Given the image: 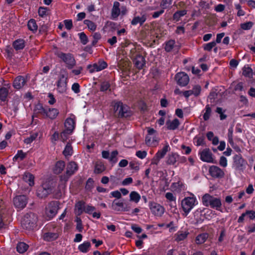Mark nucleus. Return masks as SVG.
<instances>
[{
    "instance_id": "obj_1",
    "label": "nucleus",
    "mask_w": 255,
    "mask_h": 255,
    "mask_svg": "<svg viewBox=\"0 0 255 255\" xmlns=\"http://www.w3.org/2000/svg\"><path fill=\"white\" fill-rule=\"evenodd\" d=\"M56 185V182L53 180L46 181L38 188L36 192L37 196L40 198L47 197L48 195L55 191Z\"/></svg>"
},
{
    "instance_id": "obj_2",
    "label": "nucleus",
    "mask_w": 255,
    "mask_h": 255,
    "mask_svg": "<svg viewBox=\"0 0 255 255\" xmlns=\"http://www.w3.org/2000/svg\"><path fill=\"white\" fill-rule=\"evenodd\" d=\"M202 202L205 206H210L213 209L222 212L221 210L222 202L219 198L215 197L207 193L202 197Z\"/></svg>"
},
{
    "instance_id": "obj_3",
    "label": "nucleus",
    "mask_w": 255,
    "mask_h": 255,
    "mask_svg": "<svg viewBox=\"0 0 255 255\" xmlns=\"http://www.w3.org/2000/svg\"><path fill=\"white\" fill-rule=\"evenodd\" d=\"M113 110L115 116L118 118H128L131 116L132 112L129 107L124 105L121 102H118L114 104Z\"/></svg>"
},
{
    "instance_id": "obj_4",
    "label": "nucleus",
    "mask_w": 255,
    "mask_h": 255,
    "mask_svg": "<svg viewBox=\"0 0 255 255\" xmlns=\"http://www.w3.org/2000/svg\"><path fill=\"white\" fill-rule=\"evenodd\" d=\"M78 166L74 161L70 162L66 166V172L60 176V181L62 183H65L75 172L78 170Z\"/></svg>"
},
{
    "instance_id": "obj_5",
    "label": "nucleus",
    "mask_w": 255,
    "mask_h": 255,
    "mask_svg": "<svg viewBox=\"0 0 255 255\" xmlns=\"http://www.w3.org/2000/svg\"><path fill=\"white\" fill-rule=\"evenodd\" d=\"M129 56L138 69L140 70L143 68L145 64L144 58L142 55L136 53L134 48L130 50Z\"/></svg>"
},
{
    "instance_id": "obj_6",
    "label": "nucleus",
    "mask_w": 255,
    "mask_h": 255,
    "mask_svg": "<svg viewBox=\"0 0 255 255\" xmlns=\"http://www.w3.org/2000/svg\"><path fill=\"white\" fill-rule=\"evenodd\" d=\"M56 54L66 63L68 69H72L76 65V61L71 54L57 52Z\"/></svg>"
},
{
    "instance_id": "obj_7",
    "label": "nucleus",
    "mask_w": 255,
    "mask_h": 255,
    "mask_svg": "<svg viewBox=\"0 0 255 255\" xmlns=\"http://www.w3.org/2000/svg\"><path fill=\"white\" fill-rule=\"evenodd\" d=\"M37 218L34 214L30 213L26 214L22 221V225L23 228L27 229H31L36 224Z\"/></svg>"
},
{
    "instance_id": "obj_8",
    "label": "nucleus",
    "mask_w": 255,
    "mask_h": 255,
    "mask_svg": "<svg viewBox=\"0 0 255 255\" xmlns=\"http://www.w3.org/2000/svg\"><path fill=\"white\" fill-rule=\"evenodd\" d=\"M196 199L193 197H186L182 200L181 206L185 216H186L195 205Z\"/></svg>"
},
{
    "instance_id": "obj_9",
    "label": "nucleus",
    "mask_w": 255,
    "mask_h": 255,
    "mask_svg": "<svg viewBox=\"0 0 255 255\" xmlns=\"http://www.w3.org/2000/svg\"><path fill=\"white\" fill-rule=\"evenodd\" d=\"M233 160V166L236 170L243 171L245 168L247 162L240 154L235 155Z\"/></svg>"
},
{
    "instance_id": "obj_10",
    "label": "nucleus",
    "mask_w": 255,
    "mask_h": 255,
    "mask_svg": "<svg viewBox=\"0 0 255 255\" xmlns=\"http://www.w3.org/2000/svg\"><path fill=\"white\" fill-rule=\"evenodd\" d=\"M59 205L57 201H52L48 204L46 208V214L49 218H52L56 215L59 209Z\"/></svg>"
},
{
    "instance_id": "obj_11",
    "label": "nucleus",
    "mask_w": 255,
    "mask_h": 255,
    "mask_svg": "<svg viewBox=\"0 0 255 255\" xmlns=\"http://www.w3.org/2000/svg\"><path fill=\"white\" fill-rule=\"evenodd\" d=\"M13 204L15 207L19 209L24 208L27 203V200L26 196L19 195L13 198Z\"/></svg>"
},
{
    "instance_id": "obj_12",
    "label": "nucleus",
    "mask_w": 255,
    "mask_h": 255,
    "mask_svg": "<svg viewBox=\"0 0 255 255\" xmlns=\"http://www.w3.org/2000/svg\"><path fill=\"white\" fill-rule=\"evenodd\" d=\"M175 79L180 86H186L189 81V78L184 72L178 73L175 75Z\"/></svg>"
},
{
    "instance_id": "obj_13",
    "label": "nucleus",
    "mask_w": 255,
    "mask_h": 255,
    "mask_svg": "<svg viewBox=\"0 0 255 255\" xmlns=\"http://www.w3.org/2000/svg\"><path fill=\"white\" fill-rule=\"evenodd\" d=\"M75 122L72 118H68L65 122V129L61 132V136H66V134H71L74 128Z\"/></svg>"
},
{
    "instance_id": "obj_14",
    "label": "nucleus",
    "mask_w": 255,
    "mask_h": 255,
    "mask_svg": "<svg viewBox=\"0 0 255 255\" xmlns=\"http://www.w3.org/2000/svg\"><path fill=\"white\" fill-rule=\"evenodd\" d=\"M149 208L151 212L156 216H161L164 213V208L155 202H151L149 203Z\"/></svg>"
},
{
    "instance_id": "obj_15",
    "label": "nucleus",
    "mask_w": 255,
    "mask_h": 255,
    "mask_svg": "<svg viewBox=\"0 0 255 255\" xmlns=\"http://www.w3.org/2000/svg\"><path fill=\"white\" fill-rule=\"evenodd\" d=\"M108 65L104 61H100L98 63H95L93 65H89L87 68L89 70L90 73H93L95 71H100L107 67Z\"/></svg>"
},
{
    "instance_id": "obj_16",
    "label": "nucleus",
    "mask_w": 255,
    "mask_h": 255,
    "mask_svg": "<svg viewBox=\"0 0 255 255\" xmlns=\"http://www.w3.org/2000/svg\"><path fill=\"white\" fill-rule=\"evenodd\" d=\"M26 82V80L23 76H18L13 80L12 86L14 89L19 90L25 86Z\"/></svg>"
},
{
    "instance_id": "obj_17",
    "label": "nucleus",
    "mask_w": 255,
    "mask_h": 255,
    "mask_svg": "<svg viewBox=\"0 0 255 255\" xmlns=\"http://www.w3.org/2000/svg\"><path fill=\"white\" fill-rule=\"evenodd\" d=\"M210 175L214 178H222L224 176V171L217 166H211L209 170Z\"/></svg>"
},
{
    "instance_id": "obj_18",
    "label": "nucleus",
    "mask_w": 255,
    "mask_h": 255,
    "mask_svg": "<svg viewBox=\"0 0 255 255\" xmlns=\"http://www.w3.org/2000/svg\"><path fill=\"white\" fill-rule=\"evenodd\" d=\"M212 155V154L208 148L204 149L200 152V158L202 161L205 162H213V159Z\"/></svg>"
},
{
    "instance_id": "obj_19",
    "label": "nucleus",
    "mask_w": 255,
    "mask_h": 255,
    "mask_svg": "<svg viewBox=\"0 0 255 255\" xmlns=\"http://www.w3.org/2000/svg\"><path fill=\"white\" fill-rule=\"evenodd\" d=\"M57 87L60 92H63L66 89L67 86V76L64 74L60 76V78L57 82Z\"/></svg>"
},
{
    "instance_id": "obj_20",
    "label": "nucleus",
    "mask_w": 255,
    "mask_h": 255,
    "mask_svg": "<svg viewBox=\"0 0 255 255\" xmlns=\"http://www.w3.org/2000/svg\"><path fill=\"white\" fill-rule=\"evenodd\" d=\"M147 132L148 134L145 137V143L148 146H151L153 143V142H151L152 136L154 135L157 131L153 128H147Z\"/></svg>"
},
{
    "instance_id": "obj_21",
    "label": "nucleus",
    "mask_w": 255,
    "mask_h": 255,
    "mask_svg": "<svg viewBox=\"0 0 255 255\" xmlns=\"http://www.w3.org/2000/svg\"><path fill=\"white\" fill-rule=\"evenodd\" d=\"M65 168V163L62 160L58 161L56 162L53 169V172L56 174L61 173Z\"/></svg>"
},
{
    "instance_id": "obj_22",
    "label": "nucleus",
    "mask_w": 255,
    "mask_h": 255,
    "mask_svg": "<svg viewBox=\"0 0 255 255\" xmlns=\"http://www.w3.org/2000/svg\"><path fill=\"white\" fill-rule=\"evenodd\" d=\"M120 5L118 1L114 2L111 12V16L114 19H117L120 14Z\"/></svg>"
},
{
    "instance_id": "obj_23",
    "label": "nucleus",
    "mask_w": 255,
    "mask_h": 255,
    "mask_svg": "<svg viewBox=\"0 0 255 255\" xmlns=\"http://www.w3.org/2000/svg\"><path fill=\"white\" fill-rule=\"evenodd\" d=\"M179 156L176 153L172 152L167 157L166 163L168 165H174L179 159Z\"/></svg>"
},
{
    "instance_id": "obj_24",
    "label": "nucleus",
    "mask_w": 255,
    "mask_h": 255,
    "mask_svg": "<svg viewBox=\"0 0 255 255\" xmlns=\"http://www.w3.org/2000/svg\"><path fill=\"white\" fill-rule=\"evenodd\" d=\"M179 124V121L177 119H175L173 121L168 120L166 122V126L167 129L170 130H174L176 129Z\"/></svg>"
},
{
    "instance_id": "obj_25",
    "label": "nucleus",
    "mask_w": 255,
    "mask_h": 255,
    "mask_svg": "<svg viewBox=\"0 0 255 255\" xmlns=\"http://www.w3.org/2000/svg\"><path fill=\"white\" fill-rule=\"evenodd\" d=\"M147 17L146 14H142L141 16H135L133 17L131 21V24L133 25H136L139 23L140 25H142L143 23L146 21Z\"/></svg>"
},
{
    "instance_id": "obj_26",
    "label": "nucleus",
    "mask_w": 255,
    "mask_h": 255,
    "mask_svg": "<svg viewBox=\"0 0 255 255\" xmlns=\"http://www.w3.org/2000/svg\"><path fill=\"white\" fill-rule=\"evenodd\" d=\"M9 94V90L7 88L1 87L0 88V100L1 102H8V96Z\"/></svg>"
},
{
    "instance_id": "obj_27",
    "label": "nucleus",
    "mask_w": 255,
    "mask_h": 255,
    "mask_svg": "<svg viewBox=\"0 0 255 255\" xmlns=\"http://www.w3.org/2000/svg\"><path fill=\"white\" fill-rule=\"evenodd\" d=\"M59 114L57 109L55 108H48L47 109L45 116L51 119H54L56 118Z\"/></svg>"
},
{
    "instance_id": "obj_28",
    "label": "nucleus",
    "mask_w": 255,
    "mask_h": 255,
    "mask_svg": "<svg viewBox=\"0 0 255 255\" xmlns=\"http://www.w3.org/2000/svg\"><path fill=\"white\" fill-rule=\"evenodd\" d=\"M169 150V146L167 143H166V144L165 145L162 149L158 151L155 156H156L158 158L161 159L165 156L167 152Z\"/></svg>"
},
{
    "instance_id": "obj_29",
    "label": "nucleus",
    "mask_w": 255,
    "mask_h": 255,
    "mask_svg": "<svg viewBox=\"0 0 255 255\" xmlns=\"http://www.w3.org/2000/svg\"><path fill=\"white\" fill-rule=\"evenodd\" d=\"M13 46L16 50H21L25 46V41L22 39L16 40L13 43Z\"/></svg>"
},
{
    "instance_id": "obj_30",
    "label": "nucleus",
    "mask_w": 255,
    "mask_h": 255,
    "mask_svg": "<svg viewBox=\"0 0 255 255\" xmlns=\"http://www.w3.org/2000/svg\"><path fill=\"white\" fill-rule=\"evenodd\" d=\"M106 169L104 163L101 161H98L96 162L94 172L96 174H100L103 172Z\"/></svg>"
},
{
    "instance_id": "obj_31",
    "label": "nucleus",
    "mask_w": 255,
    "mask_h": 255,
    "mask_svg": "<svg viewBox=\"0 0 255 255\" xmlns=\"http://www.w3.org/2000/svg\"><path fill=\"white\" fill-rule=\"evenodd\" d=\"M85 202L82 201H79L75 205L76 214L78 215H81L84 212Z\"/></svg>"
},
{
    "instance_id": "obj_32",
    "label": "nucleus",
    "mask_w": 255,
    "mask_h": 255,
    "mask_svg": "<svg viewBox=\"0 0 255 255\" xmlns=\"http://www.w3.org/2000/svg\"><path fill=\"white\" fill-rule=\"evenodd\" d=\"M208 237L209 235L206 233L199 234L196 238V243L197 244H202L207 240Z\"/></svg>"
},
{
    "instance_id": "obj_33",
    "label": "nucleus",
    "mask_w": 255,
    "mask_h": 255,
    "mask_svg": "<svg viewBox=\"0 0 255 255\" xmlns=\"http://www.w3.org/2000/svg\"><path fill=\"white\" fill-rule=\"evenodd\" d=\"M90 247V243L89 242H85L79 246L78 249L80 252L86 253L89 251Z\"/></svg>"
},
{
    "instance_id": "obj_34",
    "label": "nucleus",
    "mask_w": 255,
    "mask_h": 255,
    "mask_svg": "<svg viewBox=\"0 0 255 255\" xmlns=\"http://www.w3.org/2000/svg\"><path fill=\"white\" fill-rule=\"evenodd\" d=\"M186 14L187 10L185 9L178 10L174 13L173 15V18L174 20H176V21H178L180 20L181 17L183 16Z\"/></svg>"
},
{
    "instance_id": "obj_35",
    "label": "nucleus",
    "mask_w": 255,
    "mask_h": 255,
    "mask_svg": "<svg viewBox=\"0 0 255 255\" xmlns=\"http://www.w3.org/2000/svg\"><path fill=\"white\" fill-rule=\"evenodd\" d=\"M47 109L44 108L40 104H37L34 108V112L35 114H40L45 116Z\"/></svg>"
},
{
    "instance_id": "obj_36",
    "label": "nucleus",
    "mask_w": 255,
    "mask_h": 255,
    "mask_svg": "<svg viewBox=\"0 0 255 255\" xmlns=\"http://www.w3.org/2000/svg\"><path fill=\"white\" fill-rule=\"evenodd\" d=\"M58 237V235L57 233L48 232L45 233L44 236L45 240L47 241H53L56 240Z\"/></svg>"
},
{
    "instance_id": "obj_37",
    "label": "nucleus",
    "mask_w": 255,
    "mask_h": 255,
    "mask_svg": "<svg viewBox=\"0 0 255 255\" xmlns=\"http://www.w3.org/2000/svg\"><path fill=\"white\" fill-rule=\"evenodd\" d=\"M28 246L23 242L19 243L16 247L17 251L20 253H24L27 250Z\"/></svg>"
},
{
    "instance_id": "obj_38",
    "label": "nucleus",
    "mask_w": 255,
    "mask_h": 255,
    "mask_svg": "<svg viewBox=\"0 0 255 255\" xmlns=\"http://www.w3.org/2000/svg\"><path fill=\"white\" fill-rule=\"evenodd\" d=\"M28 29L33 32L36 31L37 29V25L35 19H30L27 23Z\"/></svg>"
},
{
    "instance_id": "obj_39",
    "label": "nucleus",
    "mask_w": 255,
    "mask_h": 255,
    "mask_svg": "<svg viewBox=\"0 0 255 255\" xmlns=\"http://www.w3.org/2000/svg\"><path fill=\"white\" fill-rule=\"evenodd\" d=\"M124 203L123 202L117 201V200H115L112 205V209L116 211H121V209L119 207H123Z\"/></svg>"
},
{
    "instance_id": "obj_40",
    "label": "nucleus",
    "mask_w": 255,
    "mask_h": 255,
    "mask_svg": "<svg viewBox=\"0 0 255 255\" xmlns=\"http://www.w3.org/2000/svg\"><path fill=\"white\" fill-rule=\"evenodd\" d=\"M130 200L135 203L139 202L140 199V195L135 191H132L129 194Z\"/></svg>"
},
{
    "instance_id": "obj_41",
    "label": "nucleus",
    "mask_w": 255,
    "mask_h": 255,
    "mask_svg": "<svg viewBox=\"0 0 255 255\" xmlns=\"http://www.w3.org/2000/svg\"><path fill=\"white\" fill-rule=\"evenodd\" d=\"M175 43V40L172 39L169 40L166 42L164 47L165 50L168 52H170L173 48Z\"/></svg>"
},
{
    "instance_id": "obj_42",
    "label": "nucleus",
    "mask_w": 255,
    "mask_h": 255,
    "mask_svg": "<svg viewBox=\"0 0 255 255\" xmlns=\"http://www.w3.org/2000/svg\"><path fill=\"white\" fill-rule=\"evenodd\" d=\"M73 153V148L71 145L68 143L63 151V154L65 156H71Z\"/></svg>"
},
{
    "instance_id": "obj_43",
    "label": "nucleus",
    "mask_w": 255,
    "mask_h": 255,
    "mask_svg": "<svg viewBox=\"0 0 255 255\" xmlns=\"http://www.w3.org/2000/svg\"><path fill=\"white\" fill-rule=\"evenodd\" d=\"M254 72L253 71L252 69L248 66H245L243 69V75L246 77H248L251 78L252 77Z\"/></svg>"
},
{
    "instance_id": "obj_44",
    "label": "nucleus",
    "mask_w": 255,
    "mask_h": 255,
    "mask_svg": "<svg viewBox=\"0 0 255 255\" xmlns=\"http://www.w3.org/2000/svg\"><path fill=\"white\" fill-rule=\"evenodd\" d=\"M26 156V153H24L22 150H18L17 154L13 157V160L16 161L18 160H22Z\"/></svg>"
},
{
    "instance_id": "obj_45",
    "label": "nucleus",
    "mask_w": 255,
    "mask_h": 255,
    "mask_svg": "<svg viewBox=\"0 0 255 255\" xmlns=\"http://www.w3.org/2000/svg\"><path fill=\"white\" fill-rule=\"evenodd\" d=\"M84 23L88 26V28L91 31H95L96 29L97 25L93 21L89 20H85Z\"/></svg>"
},
{
    "instance_id": "obj_46",
    "label": "nucleus",
    "mask_w": 255,
    "mask_h": 255,
    "mask_svg": "<svg viewBox=\"0 0 255 255\" xmlns=\"http://www.w3.org/2000/svg\"><path fill=\"white\" fill-rule=\"evenodd\" d=\"M205 111L206 112L203 115V119L206 121L209 119L212 112L211 109L209 105H206Z\"/></svg>"
},
{
    "instance_id": "obj_47",
    "label": "nucleus",
    "mask_w": 255,
    "mask_h": 255,
    "mask_svg": "<svg viewBox=\"0 0 255 255\" xmlns=\"http://www.w3.org/2000/svg\"><path fill=\"white\" fill-rule=\"evenodd\" d=\"M118 154V152L117 150H116L113 151L109 156V159L110 161L113 163H116L118 161V159L117 158V156Z\"/></svg>"
},
{
    "instance_id": "obj_48",
    "label": "nucleus",
    "mask_w": 255,
    "mask_h": 255,
    "mask_svg": "<svg viewBox=\"0 0 255 255\" xmlns=\"http://www.w3.org/2000/svg\"><path fill=\"white\" fill-rule=\"evenodd\" d=\"M25 180L26 181L29 182V185L30 186H33L34 185V176L32 174L29 173L25 174Z\"/></svg>"
},
{
    "instance_id": "obj_49",
    "label": "nucleus",
    "mask_w": 255,
    "mask_h": 255,
    "mask_svg": "<svg viewBox=\"0 0 255 255\" xmlns=\"http://www.w3.org/2000/svg\"><path fill=\"white\" fill-rule=\"evenodd\" d=\"M48 8L46 7H40L38 9V14L41 17H44L48 14Z\"/></svg>"
},
{
    "instance_id": "obj_50",
    "label": "nucleus",
    "mask_w": 255,
    "mask_h": 255,
    "mask_svg": "<svg viewBox=\"0 0 255 255\" xmlns=\"http://www.w3.org/2000/svg\"><path fill=\"white\" fill-rule=\"evenodd\" d=\"M38 135V133L37 132H35L31 135L30 136L26 138H25L24 140V142L26 144H30L34 140L36 139V138L37 137Z\"/></svg>"
},
{
    "instance_id": "obj_51",
    "label": "nucleus",
    "mask_w": 255,
    "mask_h": 255,
    "mask_svg": "<svg viewBox=\"0 0 255 255\" xmlns=\"http://www.w3.org/2000/svg\"><path fill=\"white\" fill-rule=\"evenodd\" d=\"M216 45V42L215 41L209 42L204 45V50L208 51H210L213 47H215Z\"/></svg>"
},
{
    "instance_id": "obj_52",
    "label": "nucleus",
    "mask_w": 255,
    "mask_h": 255,
    "mask_svg": "<svg viewBox=\"0 0 255 255\" xmlns=\"http://www.w3.org/2000/svg\"><path fill=\"white\" fill-rule=\"evenodd\" d=\"M79 37L81 43L83 45L86 44L88 42V37L86 36L84 32L79 33Z\"/></svg>"
},
{
    "instance_id": "obj_53",
    "label": "nucleus",
    "mask_w": 255,
    "mask_h": 255,
    "mask_svg": "<svg viewBox=\"0 0 255 255\" xmlns=\"http://www.w3.org/2000/svg\"><path fill=\"white\" fill-rule=\"evenodd\" d=\"M201 90V86L198 85H195L193 87L192 90H191L193 93V95H194L195 96H198V95H199Z\"/></svg>"
},
{
    "instance_id": "obj_54",
    "label": "nucleus",
    "mask_w": 255,
    "mask_h": 255,
    "mask_svg": "<svg viewBox=\"0 0 255 255\" xmlns=\"http://www.w3.org/2000/svg\"><path fill=\"white\" fill-rule=\"evenodd\" d=\"M110 87V84L109 82L104 81L101 85L100 90L102 92L107 91Z\"/></svg>"
},
{
    "instance_id": "obj_55",
    "label": "nucleus",
    "mask_w": 255,
    "mask_h": 255,
    "mask_svg": "<svg viewBox=\"0 0 255 255\" xmlns=\"http://www.w3.org/2000/svg\"><path fill=\"white\" fill-rule=\"evenodd\" d=\"M172 0H162L160 3V6H161L163 9H166L172 3Z\"/></svg>"
},
{
    "instance_id": "obj_56",
    "label": "nucleus",
    "mask_w": 255,
    "mask_h": 255,
    "mask_svg": "<svg viewBox=\"0 0 255 255\" xmlns=\"http://www.w3.org/2000/svg\"><path fill=\"white\" fill-rule=\"evenodd\" d=\"M253 25V23L251 21H249L247 22H245L241 24V27L244 30H249L250 29Z\"/></svg>"
},
{
    "instance_id": "obj_57",
    "label": "nucleus",
    "mask_w": 255,
    "mask_h": 255,
    "mask_svg": "<svg viewBox=\"0 0 255 255\" xmlns=\"http://www.w3.org/2000/svg\"><path fill=\"white\" fill-rule=\"evenodd\" d=\"M76 221L77 222L76 229L79 232H81L83 229L82 220L80 218L77 217L76 218Z\"/></svg>"
},
{
    "instance_id": "obj_58",
    "label": "nucleus",
    "mask_w": 255,
    "mask_h": 255,
    "mask_svg": "<svg viewBox=\"0 0 255 255\" xmlns=\"http://www.w3.org/2000/svg\"><path fill=\"white\" fill-rule=\"evenodd\" d=\"M96 210V208L95 207L90 206V205H87L85 206L84 208V212L86 213L91 214H92L95 210Z\"/></svg>"
},
{
    "instance_id": "obj_59",
    "label": "nucleus",
    "mask_w": 255,
    "mask_h": 255,
    "mask_svg": "<svg viewBox=\"0 0 255 255\" xmlns=\"http://www.w3.org/2000/svg\"><path fill=\"white\" fill-rule=\"evenodd\" d=\"M188 233L186 232H180L178 233V236L177 237V240L181 241L184 240L188 235Z\"/></svg>"
},
{
    "instance_id": "obj_60",
    "label": "nucleus",
    "mask_w": 255,
    "mask_h": 255,
    "mask_svg": "<svg viewBox=\"0 0 255 255\" xmlns=\"http://www.w3.org/2000/svg\"><path fill=\"white\" fill-rule=\"evenodd\" d=\"M65 27L68 30H70L73 27L72 21L71 19H66L64 21Z\"/></svg>"
},
{
    "instance_id": "obj_61",
    "label": "nucleus",
    "mask_w": 255,
    "mask_h": 255,
    "mask_svg": "<svg viewBox=\"0 0 255 255\" xmlns=\"http://www.w3.org/2000/svg\"><path fill=\"white\" fill-rule=\"evenodd\" d=\"M94 180L92 178H90L88 179L86 182V189L87 190H90L93 186Z\"/></svg>"
},
{
    "instance_id": "obj_62",
    "label": "nucleus",
    "mask_w": 255,
    "mask_h": 255,
    "mask_svg": "<svg viewBox=\"0 0 255 255\" xmlns=\"http://www.w3.org/2000/svg\"><path fill=\"white\" fill-rule=\"evenodd\" d=\"M147 155V152L145 151L138 150L136 152V155L140 159L144 158Z\"/></svg>"
},
{
    "instance_id": "obj_63",
    "label": "nucleus",
    "mask_w": 255,
    "mask_h": 255,
    "mask_svg": "<svg viewBox=\"0 0 255 255\" xmlns=\"http://www.w3.org/2000/svg\"><path fill=\"white\" fill-rule=\"evenodd\" d=\"M59 138V135L58 132L55 131L51 137V142L54 144H56V141L58 140Z\"/></svg>"
},
{
    "instance_id": "obj_64",
    "label": "nucleus",
    "mask_w": 255,
    "mask_h": 255,
    "mask_svg": "<svg viewBox=\"0 0 255 255\" xmlns=\"http://www.w3.org/2000/svg\"><path fill=\"white\" fill-rule=\"evenodd\" d=\"M220 165L224 167L227 165V160L226 158L223 156H221L219 161Z\"/></svg>"
}]
</instances>
